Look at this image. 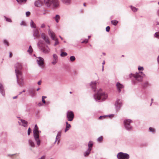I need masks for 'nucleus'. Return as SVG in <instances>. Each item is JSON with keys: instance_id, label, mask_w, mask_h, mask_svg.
<instances>
[{"instance_id": "obj_1", "label": "nucleus", "mask_w": 159, "mask_h": 159, "mask_svg": "<svg viewBox=\"0 0 159 159\" xmlns=\"http://www.w3.org/2000/svg\"><path fill=\"white\" fill-rule=\"evenodd\" d=\"M22 69V66L20 63H17L15 65V71L17 78V81L20 86L24 85L23 79L22 76L21 70Z\"/></svg>"}, {"instance_id": "obj_2", "label": "nucleus", "mask_w": 159, "mask_h": 159, "mask_svg": "<svg viewBox=\"0 0 159 159\" xmlns=\"http://www.w3.org/2000/svg\"><path fill=\"white\" fill-rule=\"evenodd\" d=\"M94 98L96 101H102L105 100L107 98V94L102 91L101 89H100L97 93L93 95Z\"/></svg>"}, {"instance_id": "obj_3", "label": "nucleus", "mask_w": 159, "mask_h": 159, "mask_svg": "<svg viewBox=\"0 0 159 159\" xmlns=\"http://www.w3.org/2000/svg\"><path fill=\"white\" fill-rule=\"evenodd\" d=\"M33 136L38 146H39L40 143V141L39 140V133L41 131L39 130V128L37 125H35L33 129Z\"/></svg>"}, {"instance_id": "obj_4", "label": "nucleus", "mask_w": 159, "mask_h": 159, "mask_svg": "<svg viewBox=\"0 0 159 159\" xmlns=\"http://www.w3.org/2000/svg\"><path fill=\"white\" fill-rule=\"evenodd\" d=\"M44 2L45 5L48 7L52 6L53 7H56L59 5L58 0H44Z\"/></svg>"}, {"instance_id": "obj_5", "label": "nucleus", "mask_w": 159, "mask_h": 159, "mask_svg": "<svg viewBox=\"0 0 159 159\" xmlns=\"http://www.w3.org/2000/svg\"><path fill=\"white\" fill-rule=\"evenodd\" d=\"M42 43V42L40 40H39L37 43L38 47L40 50L45 54L48 53L50 51V48L48 46L46 47L42 46L41 44Z\"/></svg>"}, {"instance_id": "obj_6", "label": "nucleus", "mask_w": 159, "mask_h": 159, "mask_svg": "<svg viewBox=\"0 0 159 159\" xmlns=\"http://www.w3.org/2000/svg\"><path fill=\"white\" fill-rule=\"evenodd\" d=\"M131 75L136 80L139 81H142L143 77L145 76V75L142 72H139L135 74H131Z\"/></svg>"}, {"instance_id": "obj_7", "label": "nucleus", "mask_w": 159, "mask_h": 159, "mask_svg": "<svg viewBox=\"0 0 159 159\" xmlns=\"http://www.w3.org/2000/svg\"><path fill=\"white\" fill-rule=\"evenodd\" d=\"M132 122V121L130 119L124 120V125L126 129L128 131H130L132 130V127L130 123Z\"/></svg>"}, {"instance_id": "obj_8", "label": "nucleus", "mask_w": 159, "mask_h": 159, "mask_svg": "<svg viewBox=\"0 0 159 159\" xmlns=\"http://www.w3.org/2000/svg\"><path fill=\"white\" fill-rule=\"evenodd\" d=\"M36 61L38 65L43 68L44 66V60L43 58L40 57L37 58Z\"/></svg>"}, {"instance_id": "obj_9", "label": "nucleus", "mask_w": 159, "mask_h": 159, "mask_svg": "<svg viewBox=\"0 0 159 159\" xmlns=\"http://www.w3.org/2000/svg\"><path fill=\"white\" fill-rule=\"evenodd\" d=\"M117 157L118 159H129V156L127 153L120 152L117 154Z\"/></svg>"}, {"instance_id": "obj_10", "label": "nucleus", "mask_w": 159, "mask_h": 159, "mask_svg": "<svg viewBox=\"0 0 159 159\" xmlns=\"http://www.w3.org/2000/svg\"><path fill=\"white\" fill-rule=\"evenodd\" d=\"M66 116L68 121H72L74 118V114L71 111H68L67 112Z\"/></svg>"}, {"instance_id": "obj_11", "label": "nucleus", "mask_w": 159, "mask_h": 159, "mask_svg": "<svg viewBox=\"0 0 159 159\" xmlns=\"http://www.w3.org/2000/svg\"><path fill=\"white\" fill-rule=\"evenodd\" d=\"M122 102L120 99H117L115 103V106L116 110H119L122 106Z\"/></svg>"}, {"instance_id": "obj_12", "label": "nucleus", "mask_w": 159, "mask_h": 159, "mask_svg": "<svg viewBox=\"0 0 159 159\" xmlns=\"http://www.w3.org/2000/svg\"><path fill=\"white\" fill-rule=\"evenodd\" d=\"M116 86L117 91L119 93H120L124 88V85L119 82L116 83Z\"/></svg>"}, {"instance_id": "obj_13", "label": "nucleus", "mask_w": 159, "mask_h": 159, "mask_svg": "<svg viewBox=\"0 0 159 159\" xmlns=\"http://www.w3.org/2000/svg\"><path fill=\"white\" fill-rule=\"evenodd\" d=\"M48 33L49 36H50L51 39L54 40L55 38V35L53 32L50 29H48Z\"/></svg>"}, {"instance_id": "obj_14", "label": "nucleus", "mask_w": 159, "mask_h": 159, "mask_svg": "<svg viewBox=\"0 0 159 159\" xmlns=\"http://www.w3.org/2000/svg\"><path fill=\"white\" fill-rule=\"evenodd\" d=\"M97 82L96 81L91 82L90 85L92 89L94 91H95L96 88Z\"/></svg>"}, {"instance_id": "obj_15", "label": "nucleus", "mask_w": 159, "mask_h": 159, "mask_svg": "<svg viewBox=\"0 0 159 159\" xmlns=\"http://www.w3.org/2000/svg\"><path fill=\"white\" fill-rule=\"evenodd\" d=\"M53 59L52 61V65H55L57 62L58 61V57L57 55L55 54L53 55Z\"/></svg>"}, {"instance_id": "obj_16", "label": "nucleus", "mask_w": 159, "mask_h": 159, "mask_svg": "<svg viewBox=\"0 0 159 159\" xmlns=\"http://www.w3.org/2000/svg\"><path fill=\"white\" fill-rule=\"evenodd\" d=\"M43 4V1L41 0H37L34 2V5L36 7H40Z\"/></svg>"}, {"instance_id": "obj_17", "label": "nucleus", "mask_w": 159, "mask_h": 159, "mask_svg": "<svg viewBox=\"0 0 159 159\" xmlns=\"http://www.w3.org/2000/svg\"><path fill=\"white\" fill-rule=\"evenodd\" d=\"M33 35L34 37V39H35L36 38H39L40 37V35L39 34V32L38 30L34 29L33 30Z\"/></svg>"}, {"instance_id": "obj_18", "label": "nucleus", "mask_w": 159, "mask_h": 159, "mask_svg": "<svg viewBox=\"0 0 159 159\" xmlns=\"http://www.w3.org/2000/svg\"><path fill=\"white\" fill-rule=\"evenodd\" d=\"M0 92L2 94V95L4 96H5V93L4 89L3 86L2 84L0 83Z\"/></svg>"}, {"instance_id": "obj_19", "label": "nucleus", "mask_w": 159, "mask_h": 159, "mask_svg": "<svg viewBox=\"0 0 159 159\" xmlns=\"http://www.w3.org/2000/svg\"><path fill=\"white\" fill-rule=\"evenodd\" d=\"M61 2L65 4L70 5L71 3V0H61Z\"/></svg>"}, {"instance_id": "obj_20", "label": "nucleus", "mask_w": 159, "mask_h": 159, "mask_svg": "<svg viewBox=\"0 0 159 159\" xmlns=\"http://www.w3.org/2000/svg\"><path fill=\"white\" fill-rule=\"evenodd\" d=\"M66 128L65 130V132H66L70 128L71 126L70 124H68V122L66 121Z\"/></svg>"}, {"instance_id": "obj_21", "label": "nucleus", "mask_w": 159, "mask_h": 159, "mask_svg": "<svg viewBox=\"0 0 159 159\" xmlns=\"http://www.w3.org/2000/svg\"><path fill=\"white\" fill-rule=\"evenodd\" d=\"M61 131H59L58 132V133L57 134L56 137V140H58L57 144H58L59 141L60 140L59 139L60 138L61 136Z\"/></svg>"}, {"instance_id": "obj_22", "label": "nucleus", "mask_w": 159, "mask_h": 159, "mask_svg": "<svg viewBox=\"0 0 159 159\" xmlns=\"http://www.w3.org/2000/svg\"><path fill=\"white\" fill-rule=\"evenodd\" d=\"M29 145L32 147L34 148L35 147V144L34 142L31 139H29Z\"/></svg>"}, {"instance_id": "obj_23", "label": "nucleus", "mask_w": 159, "mask_h": 159, "mask_svg": "<svg viewBox=\"0 0 159 159\" xmlns=\"http://www.w3.org/2000/svg\"><path fill=\"white\" fill-rule=\"evenodd\" d=\"M93 142L92 141H90L88 144V149L91 150L93 146Z\"/></svg>"}, {"instance_id": "obj_24", "label": "nucleus", "mask_w": 159, "mask_h": 159, "mask_svg": "<svg viewBox=\"0 0 159 159\" xmlns=\"http://www.w3.org/2000/svg\"><path fill=\"white\" fill-rule=\"evenodd\" d=\"M53 18L55 19L56 22L58 23L60 19V16L59 15H57L53 17Z\"/></svg>"}, {"instance_id": "obj_25", "label": "nucleus", "mask_w": 159, "mask_h": 159, "mask_svg": "<svg viewBox=\"0 0 159 159\" xmlns=\"http://www.w3.org/2000/svg\"><path fill=\"white\" fill-rule=\"evenodd\" d=\"M21 122L22 123V126L24 127H26L27 125V121L23 119H20Z\"/></svg>"}, {"instance_id": "obj_26", "label": "nucleus", "mask_w": 159, "mask_h": 159, "mask_svg": "<svg viewBox=\"0 0 159 159\" xmlns=\"http://www.w3.org/2000/svg\"><path fill=\"white\" fill-rule=\"evenodd\" d=\"M91 150L87 149V150L84 153V157L87 156L90 153Z\"/></svg>"}, {"instance_id": "obj_27", "label": "nucleus", "mask_w": 159, "mask_h": 159, "mask_svg": "<svg viewBox=\"0 0 159 159\" xmlns=\"http://www.w3.org/2000/svg\"><path fill=\"white\" fill-rule=\"evenodd\" d=\"M30 25L31 27L32 28H35L36 27L35 24L32 20H31Z\"/></svg>"}, {"instance_id": "obj_28", "label": "nucleus", "mask_w": 159, "mask_h": 159, "mask_svg": "<svg viewBox=\"0 0 159 159\" xmlns=\"http://www.w3.org/2000/svg\"><path fill=\"white\" fill-rule=\"evenodd\" d=\"M29 93L30 95L32 97H33L35 95V93L32 89H30L29 90Z\"/></svg>"}, {"instance_id": "obj_29", "label": "nucleus", "mask_w": 159, "mask_h": 159, "mask_svg": "<svg viewBox=\"0 0 159 159\" xmlns=\"http://www.w3.org/2000/svg\"><path fill=\"white\" fill-rule=\"evenodd\" d=\"M27 52L29 53H31L33 52V50L31 46H30L29 47V49L28 50Z\"/></svg>"}, {"instance_id": "obj_30", "label": "nucleus", "mask_w": 159, "mask_h": 159, "mask_svg": "<svg viewBox=\"0 0 159 159\" xmlns=\"http://www.w3.org/2000/svg\"><path fill=\"white\" fill-rule=\"evenodd\" d=\"M4 17L7 21L9 22H12V20L10 18H7L5 16H4Z\"/></svg>"}, {"instance_id": "obj_31", "label": "nucleus", "mask_w": 159, "mask_h": 159, "mask_svg": "<svg viewBox=\"0 0 159 159\" xmlns=\"http://www.w3.org/2000/svg\"><path fill=\"white\" fill-rule=\"evenodd\" d=\"M112 24L114 25H116L118 23V22L116 20H112L111 21Z\"/></svg>"}, {"instance_id": "obj_32", "label": "nucleus", "mask_w": 159, "mask_h": 159, "mask_svg": "<svg viewBox=\"0 0 159 159\" xmlns=\"http://www.w3.org/2000/svg\"><path fill=\"white\" fill-rule=\"evenodd\" d=\"M70 61L73 62L75 60V58L74 56H71L70 58Z\"/></svg>"}, {"instance_id": "obj_33", "label": "nucleus", "mask_w": 159, "mask_h": 159, "mask_svg": "<svg viewBox=\"0 0 159 159\" xmlns=\"http://www.w3.org/2000/svg\"><path fill=\"white\" fill-rule=\"evenodd\" d=\"M102 136H101L98 138L97 140L98 142H100L102 141Z\"/></svg>"}, {"instance_id": "obj_34", "label": "nucleus", "mask_w": 159, "mask_h": 159, "mask_svg": "<svg viewBox=\"0 0 159 159\" xmlns=\"http://www.w3.org/2000/svg\"><path fill=\"white\" fill-rule=\"evenodd\" d=\"M130 7L131 8V9L134 12H135L137 11L138 9L135 7H133L132 6H130Z\"/></svg>"}, {"instance_id": "obj_35", "label": "nucleus", "mask_w": 159, "mask_h": 159, "mask_svg": "<svg viewBox=\"0 0 159 159\" xmlns=\"http://www.w3.org/2000/svg\"><path fill=\"white\" fill-rule=\"evenodd\" d=\"M67 55V54L66 52H62L60 55L62 57H66Z\"/></svg>"}, {"instance_id": "obj_36", "label": "nucleus", "mask_w": 159, "mask_h": 159, "mask_svg": "<svg viewBox=\"0 0 159 159\" xmlns=\"http://www.w3.org/2000/svg\"><path fill=\"white\" fill-rule=\"evenodd\" d=\"M154 36L159 39V31L157 32L155 34Z\"/></svg>"}, {"instance_id": "obj_37", "label": "nucleus", "mask_w": 159, "mask_h": 159, "mask_svg": "<svg viewBox=\"0 0 159 159\" xmlns=\"http://www.w3.org/2000/svg\"><path fill=\"white\" fill-rule=\"evenodd\" d=\"M3 42L5 45H6L7 46H9V43L6 40H4L3 41Z\"/></svg>"}, {"instance_id": "obj_38", "label": "nucleus", "mask_w": 159, "mask_h": 159, "mask_svg": "<svg viewBox=\"0 0 159 159\" xmlns=\"http://www.w3.org/2000/svg\"><path fill=\"white\" fill-rule=\"evenodd\" d=\"M54 40H55V43L54 44V45L56 46V45H57V44H59V42H58V40L57 39H55Z\"/></svg>"}, {"instance_id": "obj_39", "label": "nucleus", "mask_w": 159, "mask_h": 159, "mask_svg": "<svg viewBox=\"0 0 159 159\" xmlns=\"http://www.w3.org/2000/svg\"><path fill=\"white\" fill-rule=\"evenodd\" d=\"M44 40L45 41V42L48 44L50 43V42L48 39V38L47 37L45 39H44Z\"/></svg>"}, {"instance_id": "obj_40", "label": "nucleus", "mask_w": 159, "mask_h": 159, "mask_svg": "<svg viewBox=\"0 0 159 159\" xmlns=\"http://www.w3.org/2000/svg\"><path fill=\"white\" fill-rule=\"evenodd\" d=\"M149 130L150 131L152 132H155V130L154 129L152 128V127H150L149 128Z\"/></svg>"}, {"instance_id": "obj_41", "label": "nucleus", "mask_w": 159, "mask_h": 159, "mask_svg": "<svg viewBox=\"0 0 159 159\" xmlns=\"http://www.w3.org/2000/svg\"><path fill=\"white\" fill-rule=\"evenodd\" d=\"M42 38L44 40L47 37L46 36V35L44 34H41Z\"/></svg>"}, {"instance_id": "obj_42", "label": "nucleus", "mask_w": 159, "mask_h": 159, "mask_svg": "<svg viewBox=\"0 0 159 159\" xmlns=\"http://www.w3.org/2000/svg\"><path fill=\"white\" fill-rule=\"evenodd\" d=\"M20 25L25 26L26 23L24 21H22L20 23Z\"/></svg>"}, {"instance_id": "obj_43", "label": "nucleus", "mask_w": 159, "mask_h": 159, "mask_svg": "<svg viewBox=\"0 0 159 159\" xmlns=\"http://www.w3.org/2000/svg\"><path fill=\"white\" fill-rule=\"evenodd\" d=\"M138 70H143V68L142 66H139L138 67Z\"/></svg>"}, {"instance_id": "obj_44", "label": "nucleus", "mask_w": 159, "mask_h": 159, "mask_svg": "<svg viewBox=\"0 0 159 159\" xmlns=\"http://www.w3.org/2000/svg\"><path fill=\"white\" fill-rule=\"evenodd\" d=\"M110 30V27L109 26H107L106 28V31L108 32Z\"/></svg>"}, {"instance_id": "obj_45", "label": "nucleus", "mask_w": 159, "mask_h": 159, "mask_svg": "<svg viewBox=\"0 0 159 159\" xmlns=\"http://www.w3.org/2000/svg\"><path fill=\"white\" fill-rule=\"evenodd\" d=\"M88 39H85L84 40V41H83L82 42V43H88Z\"/></svg>"}, {"instance_id": "obj_46", "label": "nucleus", "mask_w": 159, "mask_h": 159, "mask_svg": "<svg viewBox=\"0 0 159 159\" xmlns=\"http://www.w3.org/2000/svg\"><path fill=\"white\" fill-rule=\"evenodd\" d=\"M31 132V129L30 128H29L28 130V135H29Z\"/></svg>"}, {"instance_id": "obj_47", "label": "nucleus", "mask_w": 159, "mask_h": 159, "mask_svg": "<svg viewBox=\"0 0 159 159\" xmlns=\"http://www.w3.org/2000/svg\"><path fill=\"white\" fill-rule=\"evenodd\" d=\"M30 12L29 11H27L26 12V15L27 16H29L30 15Z\"/></svg>"}, {"instance_id": "obj_48", "label": "nucleus", "mask_w": 159, "mask_h": 159, "mask_svg": "<svg viewBox=\"0 0 159 159\" xmlns=\"http://www.w3.org/2000/svg\"><path fill=\"white\" fill-rule=\"evenodd\" d=\"M45 27V25L43 23L41 25V28H44Z\"/></svg>"}, {"instance_id": "obj_49", "label": "nucleus", "mask_w": 159, "mask_h": 159, "mask_svg": "<svg viewBox=\"0 0 159 159\" xmlns=\"http://www.w3.org/2000/svg\"><path fill=\"white\" fill-rule=\"evenodd\" d=\"M148 84V82H146L144 83V84L143 85V86H146Z\"/></svg>"}, {"instance_id": "obj_50", "label": "nucleus", "mask_w": 159, "mask_h": 159, "mask_svg": "<svg viewBox=\"0 0 159 159\" xmlns=\"http://www.w3.org/2000/svg\"><path fill=\"white\" fill-rule=\"evenodd\" d=\"M26 0H20V2L21 3L25 2H26Z\"/></svg>"}, {"instance_id": "obj_51", "label": "nucleus", "mask_w": 159, "mask_h": 159, "mask_svg": "<svg viewBox=\"0 0 159 159\" xmlns=\"http://www.w3.org/2000/svg\"><path fill=\"white\" fill-rule=\"evenodd\" d=\"M42 102L44 104H45L46 103L45 101L44 100V99L43 98H42Z\"/></svg>"}, {"instance_id": "obj_52", "label": "nucleus", "mask_w": 159, "mask_h": 159, "mask_svg": "<svg viewBox=\"0 0 159 159\" xmlns=\"http://www.w3.org/2000/svg\"><path fill=\"white\" fill-rule=\"evenodd\" d=\"M41 81L40 80L38 82V84L39 85H40L41 84Z\"/></svg>"}, {"instance_id": "obj_53", "label": "nucleus", "mask_w": 159, "mask_h": 159, "mask_svg": "<svg viewBox=\"0 0 159 159\" xmlns=\"http://www.w3.org/2000/svg\"><path fill=\"white\" fill-rule=\"evenodd\" d=\"M15 155V154H12V155L8 154V155H7V156H10V157H12V156H13Z\"/></svg>"}, {"instance_id": "obj_54", "label": "nucleus", "mask_w": 159, "mask_h": 159, "mask_svg": "<svg viewBox=\"0 0 159 159\" xmlns=\"http://www.w3.org/2000/svg\"><path fill=\"white\" fill-rule=\"evenodd\" d=\"M102 117H103V118H104L105 117V116H101L99 117V119H100L101 118H102Z\"/></svg>"}, {"instance_id": "obj_55", "label": "nucleus", "mask_w": 159, "mask_h": 159, "mask_svg": "<svg viewBox=\"0 0 159 159\" xmlns=\"http://www.w3.org/2000/svg\"><path fill=\"white\" fill-rule=\"evenodd\" d=\"M12 53H10V54H9V57H12Z\"/></svg>"}, {"instance_id": "obj_56", "label": "nucleus", "mask_w": 159, "mask_h": 159, "mask_svg": "<svg viewBox=\"0 0 159 159\" xmlns=\"http://www.w3.org/2000/svg\"><path fill=\"white\" fill-rule=\"evenodd\" d=\"M151 100L152 102L150 104V106H151L152 105V104L153 102V99L152 98V99H151Z\"/></svg>"}, {"instance_id": "obj_57", "label": "nucleus", "mask_w": 159, "mask_h": 159, "mask_svg": "<svg viewBox=\"0 0 159 159\" xmlns=\"http://www.w3.org/2000/svg\"><path fill=\"white\" fill-rule=\"evenodd\" d=\"M157 61L158 63H159V56H158L157 58Z\"/></svg>"}, {"instance_id": "obj_58", "label": "nucleus", "mask_w": 159, "mask_h": 159, "mask_svg": "<svg viewBox=\"0 0 159 159\" xmlns=\"http://www.w3.org/2000/svg\"><path fill=\"white\" fill-rule=\"evenodd\" d=\"M113 116H114V115L112 114V115H109L108 116H109V117H111V116L113 117Z\"/></svg>"}, {"instance_id": "obj_59", "label": "nucleus", "mask_w": 159, "mask_h": 159, "mask_svg": "<svg viewBox=\"0 0 159 159\" xmlns=\"http://www.w3.org/2000/svg\"><path fill=\"white\" fill-rule=\"evenodd\" d=\"M47 98V97L46 96H43L42 97V98H43L44 99V98Z\"/></svg>"}, {"instance_id": "obj_60", "label": "nucleus", "mask_w": 159, "mask_h": 159, "mask_svg": "<svg viewBox=\"0 0 159 159\" xmlns=\"http://www.w3.org/2000/svg\"><path fill=\"white\" fill-rule=\"evenodd\" d=\"M16 1L19 3H20V0H16Z\"/></svg>"}, {"instance_id": "obj_61", "label": "nucleus", "mask_w": 159, "mask_h": 159, "mask_svg": "<svg viewBox=\"0 0 159 159\" xmlns=\"http://www.w3.org/2000/svg\"><path fill=\"white\" fill-rule=\"evenodd\" d=\"M17 96H15V97H13V99H16V98H17Z\"/></svg>"}, {"instance_id": "obj_62", "label": "nucleus", "mask_w": 159, "mask_h": 159, "mask_svg": "<svg viewBox=\"0 0 159 159\" xmlns=\"http://www.w3.org/2000/svg\"><path fill=\"white\" fill-rule=\"evenodd\" d=\"M105 64V61H104L102 63V64L103 65V66Z\"/></svg>"}, {"instance_id": "obj_63", "label": "nucleus", "mask_w": 159, "mask_h": 159, "mask_svg": "<svg viewBox=\"0 0 159 159\" xmlns=\"http://www.w3.org/2000/svg\"><path fill=\"white\" fill-rule=\"evenodd\" d=\"M157 14H158V16H159V9L157 11Z\"/></svg>"}, {"instance_id": "obj_64", "label": "nucleus", "mask_w": 159, "mask_h": 159, "mask_svg": "<svg viewBox=\"0 0 159 159\" xmlns=\"http://www.w3.org/2000/svg\"><path fill=\"white\" fill-rule=\"evenodd\" d=\"M38 105L39 106H41V103H39V104H38Z\"/></svg>"}]
</instances>
